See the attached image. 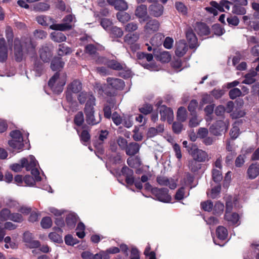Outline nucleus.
<instances>
[{
  "mask_svg": "<svg viewBox=\"0 0 259 259\" xmlns=\"http://www.w3.org/2000/svg\"><path fill=\"white\" fill-rule=\"evenodd\" d=\"M36 45L33 43L30 37H22L20 39L16 38L14 42V54L15 60L18 62L21 61L25 54L31 56L35 55Z\"/></svg>",
  "mask_w": 259,
  "mask_h": 259,
  "instance_id": "f257e3e1",
  "label": "nucleus"
},
{
  "mask_svg": "<svg viewBox=\"0 0 259 259\" xmlns=\"http://www.w3.org/2000/svg\"><path fill=\"white\" fill-rule=\"evenodd\" d=\"M38 162L33 155H30L28 158H23L20 160V163H14L10 166L11 169L15 172L21 171L25 167L27 171H31L32 175H34L36 181H41L39 171L37 168Z\"/></svg>",
  "mask_w": 259,
  "mask_h": 259,
  "instance_id": "f03ea898",
  "label": "nucleus"
},
{
  "mask_svg": "<svg viewBox=\"0 0 259 259\" xmlns=\"http://www.w3.org/2000/svg\"><path fill=\"white\" fill-rule=\"evenodd\" d=\"M237 199L236 197L228 196L226 198V213L224 216L225 220L228 222L230 225H238L239 221V215L238 213L233 212L231 213L233 205H236Z\"/></svg>",
  "mask_w": 259,
  "mask_h": 259,
  "instance_id": "7ed1b4c3",
  "label": "nucleus"
},
{
  "mask_svg": "<svg viewBox=\"0 0 259 259\" xmlns=\"http://www.w3.org/2000/svg\"><path fill=\"white\" fill-rule=\"evenodd\" d=\"M12 140L8 141V144L14 150H22L25 144L28 142V139H24L21 133L18 130L13 131L10 133Z\"/></svg>",
  "mask_w": 259,
  "mask_h": 259,
  "instance_id": "20e7f679",
  "label": "nucleus"
},
{
  "mask_svg": "<svg viewBox=\"0 0 259 259\" xmlns=\"http://www.w3.org/2000/svg\"><path fill=\"white\" fill-rule=\"evenodd\" d=\"M66 83V76L56 73L48 82V85L55 94H59L63 91V87Z\"/></svg>",
  "mask_w": 259,
  "mask_h": 259,
  "instance_id": "39448f33",
  "label": "nucleus"
},
{
  "mask_svg": "<svg viewBox=\"0 0 259 259\" xmlns=\"http://www.w3.org/2000/svg\"><path fill=\"white\" fill-rule=\"evenodd\" d=\"M94 99L92 97L90 101L85 104L84 107V113L85 115V120L89 124L95 125L99 123L101 121L100 115L97 117H95L94 115Z\"/></svg>",
  "mask_w": 259,
  "mask_h": 259,
  "instance_id": "423d86ee",
  "label": "nucleus"
},
{
  "mask_svg": "<svg viewBox=\"0 0 259 259\" xmlns=\"http://www.w3.org/2000/svg\"><path fill=\"white\" fill-rule=\"evenodd\" d=\"M63 23L53 24L50 26L52 30L65 31L71 29L73 26V23L76 21L74 16L69 14L65 16L63 19Z\"/></svg>",
  "mask_w": 259,
  "mask_h": 259,
  "instance_id": "0eeeda50",
  "label": "nucleus"
},
{
  "mask_svg": "<svg viewBox=\"0 0 259 259\" xmlns=\"http://www.w3.org/2000/svg\"><path fill=\"white\" fill-rule=\"evenodd\" d=\"M133 174V170L126 166H123L120 172H116V176H120L122 175L125 177L126 183L128 185H132L135 183L137 188L141 189L143 187L142 183L140 182H134Z\"/></svg>",
  "mask_w": 259,
  "mask_h": 259,
  "instance_id": "6e6552de",
  "label": "nucleus"
},
{
  "mask_svg": "<svg viewBox=\"0 0 259 259\" xmlns=\"http://www.w3.org/2000/svg\"><path fill=\"white\" fill-rule=\"evenodd\" d=\"M188 151L189 154L193 157V159L199 162L208 161L210 159V157L207 152L198 149L195 145L192 146Z\"/></svg>",
  "mask_w": 259,
  "mask_h": 259,
  "instance_id": "1a4fd4ad",
  "label": "nucleus"
},
{
  "mask_svg": "<svg viewBox=\"0 0 259 259\" xmlns=\"http://www.w3.org/2000/svg\"><path fill=\"white\" fill-rule=\"evenodd\" d=\"M168 191L166 188H154L152 189V193L155 196L156 199L164 203H168L171 200V197L168 194Z\"/></svg>",
  "mask_w": 259,
  "mask_h": 259,
  "instance_id": "9d476101",
  "label": "nucleus"
},
{
  "mask_svg": "<svg viewBox=\"0 0 259 259\" xmlns=\"http://www.w3.org/2000/svg\"><path fill=\"white\" fill-rule=\"evenodd\" d=\"M159 110L160 119L162 121L167 120L169 123H171L174 117L172 110L166 106L162 105L159 107Z\"/></svg>",
  "mask_w": 259,
  "mask_h": 259,
  "instance_id": "9b49d317",
  "label": "nucleus"
},
{
  "mask_svg": "<svg viewBox=\"0 0 259 259\" xmlns=\"http://www.w3.org/2000/svg\"><path fill=\"white\" fill-rule=\"evenodd\" d=\"M228 125L222 120L217 121L209 127L210 132L215 136L221 135L222 133L226 132Z\"/></svg>",
  "mask_w": 259,
  "mask_h": 259,
  "instance_id": "f8f14e48",
  "label": "nucleus"
},
{
  "mask_svg": "<svg viewBox=\"0 0 259 259\" xmlns=\"http://www.w3.org/2000/svg\"><path fill=\"white\" fill-rule=\"evenodd\" d=\"M52 47L51 45L42 46L39 49V53L40 59L45 62H48L52 56Z\"/></svg>",
  "mask_w": 259,
  "mask_h": 259,
  "instance_id": "ddd939ff",
  "label": "nucleus"
},
{
  "mask_svg": "<svg viewBox=\"0 0 259 259\" xmlns=\"http://www.w3.org/2000/svg\"><path fill=\"white\" fill-rule=\"evenodd\" d=\"M159 27V23L155 19H150L144 26V31L146 33L152 34L157 31Z\"/></svg>",
  "mask_w": 259,
  "mask_h": 259,
  "instance_id": "4468645a",
  "label": "nucleus"
},
{
  "mask_svg": "<svg viewBox=\"0 0 259 259\" xmlns=\"http://www.w3.org/2000/svg\"><path fill=\"white\" fill-rule=\"evenodd\" d=\"M232 3L228 1L222 0L219 3H218L215 1H211L210 3V6L215 8L217 10L220 12H225V10L229 11L230 10V5Z\"/></svg>",
  "mask_w": 259,
  "mask_h": 259,
  "instance_id": "2eb2a0df",
  "label": "nucleus"
},
{
  "mask_svg": "<svg viewBox=\"0 0 259 259\" xmlns=\"http://www.w3.org/2000/svg\"><path fill=\"white\" fill-rule=\"evenodd\" d=\"M98 62L101 63H106L107 66L113 69L120 70L124 68L125 65L121 64L115 60H110L106 62V59L104 58H99Z\"/></svg>",
  "mask_w": 259,
  "mask_h": 259,
  "instance_id": "dca6fc26",
  "label": "nucleus"
},
{
  "mask_svg": "<svg viewBox=\"0 0 259 259\" xmlns=\"http://www.w3.org/2000/svg\"><path fill=\"white\" fill-rule=\"evenodd\" d=\"M186 36L190 48L193 49L198 46L197 38L192 29H188L186 32Z\"/></svg>",
  "mask_w": 259,
  "mask_h": 259,
  "instance_id": "f3484780",
  "label": "nucleus"
},
{
  "mask_svg": "<svg viewBox=\"0 0 259 259\" xmlns=\"http://www.w3.org/2000/svg\"><path fill=\"white\" fill-rule=\"evenodd\" d=\"M135 14L140 19V23L146 21L148 18L147 7L144 5H141L137 8Z\"/></svg>",
  "mask_w": 259,
  "mask_h": 259,
  "instance_id": "a211bd4d",
  "label": "nucleus"
},
{
  "mask_svg": "<svg viewBox=\"0 0 259 259\" xmlns=\"http://www.w3.org/2000/svg\"><path fill=\"white\" fill-rule=\"evenodd\" d=\"M158 184L162 186H167L171 189H174L177 187L175 181L172 179H169L165 177H159L157 178Z\"/></svg>",
  "mask_w": 259,
  "mask_h": 259,
  "instance_id": "6ab92c4d",
  "label": "nucleus"
},
{
  "mask_svg": "<svg viewBox=\"0 0 259 259\" xmlns=\"http://www.w3.org/2000/svg\"><path fill=\"white\" fill-rule=\"evenodd\" d=\"M188 50L187 44L184 40H181L176 44L175 53L176 56L182 57L184 56Z\"/></svg>",
  "mask_w": 259,
  "mask_h": 259,
  "instance_id": "aec40b11",
  "label": "nucleus"
},
{
  "mask_svg": "<svg viewBox=\"0 0 259 259\" xmlns=\"http://www.w3.org/2000/svg\"><path fill=\"white\" fill-rule=\"evenodd\" d=\"M8 49L6 44L5 39L0 36V62H4L8 58Z\"/></svg>",
  "mask_w": 259,
  "mask_h": 259,
  "instance_id": "412c9836",
  "label": "nucleus"
},
{
  "mask_svg": "<svg viewBox=\"0 0 259 259\" xmlns=\"http://www.w3.org/2000/svg\"><path fill=\"white\" fill-rule=\"evenodd\" d=\"M194 29L197 33L201 36L207 35L210 32L208 27L203 23H196L194 26Z\"/></svg>",
  "mask_w": 259,
  "mask_h": 259,
  "instance_id": "4be33fe9",
  "label": "nucleus"
},
{
  "mask_svg": "<svg viewBox=\"0 0 259 259\" xmlns=\"http://www.w3.org/2000/svg\"><path fill=\"white\" fill-rule=\"evenodd\" d=\"M109 133L107 130L101 131L99 134L98 139L94 142V145L95 147L100 150H102V144L104 141L107 139Z\"/></svg>",
  "mask_w": 259,
  "mask_h": 259,
  "instance_id": "5701e85b",
  "label": "nucleus"
},
{
  "mask_svg": "<svg viewBox=\"0 0 259 259\" xmlns=\"http://www.w3.org/2000/svg\"><path fill=\"white\" fill-rule=\"evenodd\" d=\"M107 81L111 87L116 90H121L124 86V82L121 79L108 78Z\"/></svg>",
  "mask_w": 259,
  "mask_h": 259,
  "instance_id": "b1692460",
  "label": "nucleus"
},
{
  "mask_svg": "<svg viewBox=\"0 0 259 259\" xmlns=\"http://www.w3.org/2000/svg\"><path fill=\"white\" fill-rule=\"evenodd\" d=\"M247 176L250 179H254L259 175V164L257 163L251 164L247 169Z\"/></svg>",
  "mask_w": 259,
  "mask_h": 259,
  "instance_id": "393cba45",
  "label": "nucleus"
},
{
  "mask_svg": "<svg viewBox=\"0 0 259 259\" xmlns=\"http://www.w3.org/2000/svg\"><path fill=\"white\" fill-rule=\"evenodd\" d=\"M149 11L152 15L158 17L163 14V7L159 4L155 3L150 6Z\"/></svg>",
  "mask_w": 259,
  "mask_h": 259,
  "instance_id": "a878e982",
  "label": "nucleus"
},
{
  "mask_svg": "<svg viewBox=\"0 0 259 259\" xmlns=\"http://www.w3.org/2000/svg\"><path fill=\"white\" fill-rule=\"evenodd\" d=\"M140 145L135 142L130 143L125 149L126 153L128 155L132 156L136 154L140 150Z\"/></svg>",
  "mask_w": 259,
  "mask_h": 259,
  "instance_id": "bb28decb",
  "label": "nucleus"
},
{
  "mask_svg": "<svg viewBox=\"0 0 259 259\" xmlns=\"http://www.w3.org/2000/svg\"><path fill=\"white\" fill-rule=\"evenodd\" d=\"M228 231L223 226H219L216 229V235L220 240H225L228 237Z\"/></svg>",
  "mask_w": 259,
  "mask_h": 259,
  "instance_id": "cd10ccee",
  "label": "nucleus"
},
{
  "mask_svg": "<svg viewBox=\"0 0 259 259\" xmlns=\"http://www.w3.org/2000/svg\"><path fill=\"white\" fill-rule=\"evenodd\" d=\"M78 217L75 213H71L67 215L66 222L67 225L70 229L74 228L77 222Z\"/></svg>",
  "mask_w": 259,
  "mask_h": 259,
  "instance_id": "c85d7f7f",
  "label": "nucleus"
},
{
  "mask_svg": "<svg viewBox=\"0 0 259 259\" xmlns=\"http://www.w3.org/2000/svg\"><path fill=\"white\" fill-rule=\"evenodd\" d=\"M64 63L61 60V58L55 57L51 64V68L54 71L59 70L64 66Z\"/></svg>",
  "mask_w": 259,
  "mask_h": 259,
  "instance_id": "c756f323",
  "label": "nucleus"
},
{
  "mask_svg": "<svg viewBox=\"0 0 259 259\" xmlns=\"http://www.w3.org/2000/svg\"><path fill=\"white\" fill-rule=\"evenodd\" d=\"M81 83L78 80H74L68 86L67 90L73 93L79 92L81 89Z\"/></svg>",
  "mask_w": 259,
  "mask_h": 259,
  "instance_id": "7c9ffc66",
  "label": "nucleus"
},
{
  "mask_svg": "<svg viewBox=\"0 0 259 259\" xmlns=\"http://www.w3.org/2000/svg\"><path fill=\"white\" fill-rule=\"evenodd\" d=\"M164 36L161 33H157L152 37L150 40L151 45L157 48V47L161 45L163 42L162 39Z\"/></svg>",
  "mask_w": 259,
  "mask_h": 259,
  "instance_id": "2f4dec72",
  "label": "nucleus"
},
{
  "mask_svg": "<svg viewBox=\"0 0 259 259\" xmlns=\"http://www.w3.org/2000/svg\"><path fill=\"white\" fill-rule=\"evenodd\" d=\"M51 39L56 42H61L65 41L66 39V37L62 32H53L51 34Z\"/></svg>",
  "mask_w": 259,
  "mask_h": 259,
  "instance_id": "473e14b6",
  "label": "nucleus"
},
{
  "mask_svg": "<svg viewBox=\"0 0 259 259\" xmlns=\"http://www.w3.org/2000/svg\"><path fill=\"white\" fill-rule=\"evenodd\" d=\"M257 73L252 70L246 74L245 76V79L243 81V83L245 84H252L255 81V77L256 76Z\"/></svg>",
  "mask_w": 259,
  "mask_h": 259,
  "instance_id": "72a5a7b5",
  "label": "nucleus"
},
{
  "mask_svg": "<svg viewBox=\"0 0 259 259\" xmlns=\"http://www.w3.org/2000/svg\"><path fill=\"white\" fill-rule=\"evenodd\" d=\"M92 97L94 99V103H95V97L90 93L82 92L79 95L78 99L81 104L84 103L85 101H87L86 104H88Z\"/></svg>",
  "mask_w": 259,
  "mask_h": 259,
  "instance_id": "f704fd0d",
  "label": "nucleus"
},
{
  "mask_svg": "<svg viewBox=\"0 0 259 259\" xmlns=\"http://www.w3.org/2000/svg\"><path fill=\"white\" fill-rule=\"evenodd\" d=\"M187 117V112L185 108L183 107H180L177 111V119L181 121H185Z\"/></svg>",
  "mask_w": 259,
  "mask_h": 259,
  "instance_id": "c9c22d12",
  "label": "nucleus"
},
{
  "mask_svg": "<svg viewBox=\"0 0 259 259\" xmlns=\"http://www.w3.org/2000/svg\"><path fill=\"white\" fill-rule=\"evenodd\" d=\"M157 58L161 62L167 63L170 60L171 56L168 52L162 51L157 55Z\"/></svg>",
  "mask_w": 259,
  "mask_h": 259,
  "instance_id": "e433bc0d",
  "label": "nucleus"
},
{
  "mask_svg": "<svg viewBox=\"0 0 259 259\" xmlns=\"http://www.w3.org/2000/svg\"><path fill=\"white\" fill-rule=\"evenodd\" d=\"M139 38V35L136 34H126L124 38V41L128 45H133L135 43Z\"/></svg>",
  "mask_w": 259,
  "mask_h": 259,
  "instance_id": "4c0bfd02",
  "label": "nucleus"
},
{
  "mask_svg": "<svg viewBox=\"0 0 259 259\" xmlns=\"http://www.w3.org/2000/svg\"><path fill=\"white\" fill-rule=\"evenodd\" d=\"M114 8L119 11H125L127 9L128 6L124 0H117L114 4Z\"/></svg>",
  "mask_w": 259,
  "mask_h": 259,
  "instance_id": "58836bf2",
  "label": "nucleus"
},
{
  "mask_svg": "<svg viewBox=\"0 0 259 259\" xmlns=\"http://www.w3.org/2000/svg\"><path fill=\"white\" fill-rule=\"evenodd\" d=\"M199 161L193 159L189 161L188 167L192 172L197 171L201 168Z\"/></svg>",
  "mask_w": 259,
  "mask_h": 259,
  "instance_id": "ea45409f",
  "label": "nucleus"
},
{
  "mask_svg": "<svg viewBox=\"0 0 259 259\" xmlns=\"http://www.w3.org/2000/svg\"><path fill=\"white\" fill-rule=\"evenodd\" d=\"M71 52V49L65 45L61 44L59 46L58 54L59 56H64L70 54Z\"/></svg>",
  "mask_w": 259,
  "mask_h": 259,
  "instance_id": "a19ab883",
  "label": "nucleus"
},
{
  "mask_svg": "<svg viewBox=\"0 0 259 259\" xmlns=\"http://www.w3.org/2000/svg\"><path fill=\"white\" fill-rule=\"evenodd\" d=\"M109 31L111 35L115 37H121L123 34L122 29L116 26L111 27Z\"/></svg>",
  "mask_w": 259,
  "mask_h": 259,
  "instance_id": "79ce46f5",
  "label": "nucleus"
},
{
  "mask_svg": "<svg viewBox=\"0 0 259 259\" xmlns=\"http://www.w3.org/2000/svg\"><path fill=\"white\" fill-rule=\"evenodd\" d=\"M118 20L122 23H124L131 19L130 15L125 12H118L116 15Z\"/></svg>",
  "mask_w": 259,
  "mask_h": 259,
  "instance_id": "37998d69",
  "label": "nucleus"
},
{
  "mask_svg": "<svg viewBox=\"0 0 259 259\" xmlns=\"http://www.w3.org/2000/svg\"><path fill=\"white\" fill-rule=\"evenodd\" d=\"M4 203L6 206L9 207L11 208H16L17 209L19 208V203L18 202L11 198H7L4 201Z\"/></svg>",
  "mask_w": 259,
  "mask_h": 259,
  "instance_id": "c03bdc74",
  "label": "nucleus"
},
{
  "mask_svg": "<svg viewBox=\"0 0 259 259\" xmlns=\"http://www.w3.org/2000/svg\"><path fill=\"white\" fill-rule=\"evenodd\" d=\"M189 195V193H186L185 192V188L181 187L179 189L175 195V199L177 200H180L183 199L184 198L187 197Z\"/></svg>",
  "mask_w": 259,
  "mask_h": 259,
  "instance_id": "a18cd8bd",
  "label": "nucleus"
},
{
  "mask_svg": "<svg viewBox=\"0 0 259 259\" xmlns=\"http://www.w3.org/2000/svg\"><path fill=\"white\" fill-rule=\"evenodd\" d=\"M153 110V106L149 104H145L139 108V111L145 115L150 114Z\"/></svg>",
  "mask_w": 259,
  "mask_h": 259,
  "instance_id": "49530a36",
  "label": "nucleus"
},
{
  "mask_svg": "<svg viewBox=\"0 0 259 259\" xmlns=\"http://www.w3.org/2000/svg\"><path fill=\"white\" fill-rule=\"evenodd\" d=\"M37 22L42 26H47L49 25V21H52V19L49 17L41 15L36 17Z\"/></svg>",
  "mask_w": 259,
  "mask_h": 259,
  "instance_id": "de8ad7c7",
  "label": "nucleus"
},
{
  "mask_svg": "<svg viewBox=\"0 0 259 259\" xmlns=\"http://www.w3.org/2000/svg\"><path fill=\"white\" fill-rule=\"evenodd\" d=\"M79 136L81 142L84 145H85L86 143L90 141L91 138L89 132L86 130H83L79 135Z\"/></svg>",
  "mask_w": 259,
  "mask_h": 259,
  "instance_id": "09e8293b",
  "label": "nucleus"
},
{
  "mask_svg": "<svg viewBox=\"0 0 259 259\" xmlns=\"http://www.w3.org/2000/svg\"><path fill=\"white\" fill-rule=\"evenodd\" d=\"M85 226L82 223H78L76 228V235L80 238H83L85 236Z\"/></svg>",
  "mask_w": 259,
  "mask_h": 259,
  "instance_id": "8fccbe9b",
  "label": "nucleus"
},
{
  "mask_svg": "<svg viewBox=\"0 0 259 259\" xmlns=\"http://www.w3.org/2000/svg\"><path fill=\"white\" fill-rule=\"evenodd\" d=\"M81 256L83 259H101L98 253L93 254L89 251H84L81 253Z\"/></svg>",
  "mask_w": 259,
  "mask_h": 259,
  "instance_id": "3c124183",
  "label": "nucleus"
},
{
  "mask_svg": "<svg viewBox=\"0 0 259 259\" xmlns=\"http://www.w3.org/2000/svg\"><path fill=\"white\" fill-rule=\"evenodd\" d=\"M212 179L215 183L220 182L223 179L222 175L220 170L214 169L212 172Z\"/></svg>",
  "mask_w": 259,
  "mask_h": 259,
  "instance_id": "603ef678",
  "label": "nucleus"
},
{
  "mask_svg": "<svg viewBox=\"0 0 259 259\" xmlns=\"http://www.w3.org/2000/svg\"><path fill=\"white\" fill-rule=\"evenodd\" d=\"M1 167L0 166V181L4 180L7 183H11L13 179V177L12 174L9 172H7L4 177L2 172L1 171Z\"/></svg>",
  "mask_w": 259,
  "mask_h": 259,
  "instance_id": "864d4df0",
  "label": "nucleus"
},
{
  "mask_svg": "<svg viewBox=\"0 0 259 259\" xmlns=\"http://www.w3.org/2000/svg\"><path fill=\"white\" fill-rule=\"evenodd\" d=\"M41 227L44 229L50 228L52 225V221L51 218L49 217H44L40 222Z\"/></svg>",
  "mask_w": 259,
  "mask_h": 259,
  "instance_id": "5fc2aeb1",
  "label": "nucleus"
},
{
  "mask_svg": "<svg viewBox=\"0 0 259 259\" xmlns=\"http://www.w3.org/2000/svg\"><path fill=\"white\" fill-rule=\"evenodd\" d=\"M11 211L8 208H4L0 211V218L2 221L10 220Z\"/></svg>",
  "mask_w": 259,
  "mask_h": 259,
  "instance_id": "6e6d98bb",
  "label": "nucleus"
},
{
  "mask_svg": "<svg viewBox=\"0 0 259 259\" xmlns=\"http://www.w3.org/2000/svg\"><path fill=\"white\" fill-rule=\"evenodd\" d=\"M224 209V205L223 203L220 202H217L213 207V213L215 214H221L222 213Z\"/></svg>",
  "mask_w": 259,
  "mask_h": 259,
  "instance_id": "4d7b16f0",
  "label": "nucleus"
},
{
  "mask_svg": "<svg viewBox=\"0 0 259 259\" xmlns=\"http://www.w3.org/2000/svg\"><path fill=\"white\" fill-rule=\"evenodd\" d=\"M175 7L179 12L183 15H185L187 13V8L184 4L181 2H176L175 3Z\"/></svg>",
  "mask_w": 259,
  "mask_h": 259,
  "instance_id": "13d9d810",
  "label": "nucleus"
},
{
  "mask_svg": "<svg viewBox=\"0 0 259 259\" xmlns=\"http://www.w3.org/2000/svg\"><path fill=\"white\" fill-rule=\"evenodd\" d=\"M112 120L116 125H119L122 123L123 116L119 115L117 112H114L112 115Z\"/></svg>",
  "mask_w": 259,
  "mask_h": 259,
  "instance_id": "bf43d9fd",
  "label": "nucleus"
},
{
  "mask_svg": "<svg viewBox=\"0 0 259 259\" xmlns=\"http://www.w3.org/2000/svg\"><path fill=\"white\" fill-rule=\"evenodd\" d=\"M242 92L238 88H234L229 92V96L231 99H235L241 95Z\"/></svg>",
  "mask_w": 259,
  "mask_h": 259,
  "instance_id": "052dcab7",
  "label": "nucleus"
},
{
  "mask_svg": "<svg viewBox=\"0 0 259 259\" xmlns=\"http://www.w3.org/2000/svg\"><path fill=\"white\" fill-rule=\"evenodd\" d=\"M33 35L35 39H44L47 37V33L42 30H35L33 32Z\"/></svg>",
  "mask_w": 259,
  "mask_h": 259,
  "instance_id": "680f3d73",
  "label": "nucleus"
},
{
  "mask_svg": "<svg viewBox=\"0 0 259 259\" xmlns=\"http://www.w3.org/2000/svg\"><path fill=\"white\" fill-rule=\"evenodd\" d=\"M34 177L33 178L30 176H26L24 178V181L25 183L28 186H32L35 184V182H38L39 181H36L35 179V177L34 175H33Z\"/></svg>",
  "mask_w": 259,
  "mask_h": 259,
  "instance_id": "e2e57ef3",
  "label": "nucleus"
},
{
  "mask_svg": "<svg viewBox=\"0 0 259 259\" xmlns=\"http://www.w3.org/2000/svg\"><path fill=\"white\" fill-rule=\"evenodd\" d=\"M128 165L131 167H136L140 164V161L138 158L130 157L127 160Z\"/></svg>",
  "mask_w": 259,
  "mask_h": 259,
  "instance_id": "0e129e2a",
  "label": "nucleus"
},
{
  "mask_svg": "<svg viewBox=\"0 0 259 259\" xmlns=\"http://www.w3.org/2000/svg\"><path fill=\"white\" fill-rule=\"evenodd\" d=\"M112 22L108 19H103L101 21V25L107 31H109L112 26Z\"/></svg>",
  "mask_w": 259,
  "mask_h": 259,
  "instance_id": "69168bd1",
  "label": "nucleus"
},
{
  "mask_svg": "<svg viewBox=\"0 0 259 259\" xmlns=\"http://www.w3.org/2000/svg\"><path fill=\"white\" fill-rule=\"evenodd\" d=\"M202 208L205 211H210L212 210L213 203L211 201L207 200L201 203Z\"/></svg>",
  "mask_w": 259,
  "mask_h": 259,
  "instance_id": "338daca9",
  "label": "nucleus"
},
{
  "mask_svg": "<svg viewBox=\"0 0 259 259\" xmlns=\"http://www.w3.org/2000/svg\"><path fill=\"white\" fill-rule=\"evenodd\" d=\"M83 121L84 117L83 113L81 112H79L75 116L74 122L76 125L80 126L82 124Z\"/></svg>",
  "mask_w": 259,
  "mask_h": 259,
  "instance_id": "774afa93",
  "label": "nucleus"
}]
</instances>
